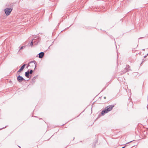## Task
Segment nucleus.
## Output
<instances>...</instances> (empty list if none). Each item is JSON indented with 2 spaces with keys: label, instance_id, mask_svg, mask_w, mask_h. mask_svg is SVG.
<instances>
[{
  "label": "nucleus",
  "instance_id": "20e7f679",
  "mask_svg": "<svg viewBox=\"0 0 148 148\" xmlns=\"http://www.w3.org/2000/svg\"><path fill=\"white\" fill-rule=\"evenodd\" d=\"M130 66L128 65H126L125 69H124V73H125L127 71H129L130 70Z\"/></svg>",
  "mask_w": 148,
  "mask_h": 148
},
{
  "label": "nucleus",
  "instance_id": "f8f14e48",
  "mask_svg": "<svg viewBox=\"0 0 148 148\" xmlns=\"http://www.w3.org/2000/svg\"><path fill=\"white\" fill-rule=\"evenodd\" d=\"M33 71L32 70H30V71H29V73L30 74H32L33 73Z\"/></svg>",
  "mask_w": 148,
  "mask_h": 148
},
{
  "label": "nucleus",
  "instance_id": "39448f33",
  "mask_svg": "<svg viewBox=\"0 0 148 148\" xmlns=\"http://www.w3.org/2000/svg\"><path fill=\"white\" fill-rule=\"evenodd\" d=\"M26 64H23L20 68V69L18 71V73H19L21 72V71L23 70V69H24L25 66L26 65Z\"/></svg>",
  "mask_w": 148,
  "mask_h": 148
},
{
  "label": "nucleus",
  "instance_id": "dca6fc26",
  "mask_svg": "<svg viewBox=\"0 0 148 148\" xmlns=\"http://www.w3.org/2000/svg\"><path fill=\"white\" fill-rule=\"evenodd\" d=\"M121 148H125V147H122Z\"/></svg>",
  "mask_w": 148,
  "mask_h": 148
},
{
  "label": "nucleus",
  "instance_id": "aec40b11",
  "mask_svg": "<svg viewBox=\"0 0 148 148\" xmlns=\"http://www.w3.org/2000/svg\"><path fill=\"white\" fill-rule=\"evenodd\" d=\"M147 55H148V53L147 54Z\"/></svg>",
  "mask_w": 148,
  "mask_h": 148
},
{
  "label": "nucleus",
  "instance_id": "6e6552de",
  "mask_svg": "<svg viewBox=\"0 0 148 148\" xmlns=\"http://www.w3.org/2000/svg\"><path fill=\"white\" fill-rule=\"evenodd\" d=\"M77 139H73L72 141H71V142L72 143H73V144H75V143H77Z\"/></svg>",
  "mask_w": 148,
  "mask_h": 148
},
{
  "label": "nucleus",
  "instance_id": "7ed1b4c3",
  "mask_svg": "<svg viewBox=\"0 0 148 148\" xmlns=\"http://www.w3.org/2000/svg\"><path fill=\"white\" fill-rule=\"evenodd\" d=\"M18 76L17 77V80L19 82H21L22 81H25V80L24 79L22 76H20L19 74H18Z\"/></svg>",
  "mask_w": 148,
  "mask_h": 148
},
{
  "label": "nucleus",
  "instance_id": "f3484780",
  "mask_svg": "<svg viewBox=\"0 0 148 148\" xmlns=\"http://www.w3.org/2000/svg\"><path fill=\"white\" fill-rule=\"evenodd\" d=\"M104 99H106V97H104Z\"/></svg>",
  "mask_w": 148,
  "mask_h": 148
},
{
  "label": "nucleus",
  "instance_id": "9b49d317",
  "mask_svg": "<svg viewBox=\"0 0 148 148\" xmlns=\"http://www.w3.org/2000/svg\"><path fill=\"white\" fill-rule=\"evenodd\" d=\"M34 40H32V41L31 42V43H30V45L31 46H33V42H34Z\"/></svg>",
  "mask_w": 148,
  "mask_h": 148
},
{
  "label": "nucleus",
  "instance_id": "9d476101",
  "mask_svg": "<svg viewBox=\"0 0 148 148\" xmlns=\"http://www.w3.org/2000/svg\"><path fill=\"white\" fill-rule=\"evenodd\" d=\"M25 76L26 77H27V78H28L29 77V73H28V72H25Z\"/></svg>",
  "mask_w": 148,
  "mask_h": 148
},
{
  "label": "nucleus",
  "instance_id": "f03ea898",
  "mask_svg": "<svg viewBox=\"0 0 148 148\" xmlns=\"http://www.w3.org/2000/svg\"><path fill=\"white\" fill-rule=\"evenodd\" d=\"M12 10V9L10 8H7L5 9V14L7 15H9Z\"/></svg>",
  "mask_w": 148,
  "mask_h": 148
},
{
  "label": "nucleus",
  "instance_id": "a211bd4d",
  "mask_svg": "<svg viewBox=\"0 0 148 148\" xmlns=\"http://www.w3.org/2000/svg\"><path fill=\"white\" fill-rule=\"evenodd\" d=\"M6 127V126H5V127H3V128H5Z\"/></svg>",
  "mask_w": 148,
  "mask_h": 148
},
{
  "label": "nucleus",
  "instance_id": "4468645a",
  "mask_svg": "<svg viewBox=\"0 0 148 148\" xmlns=\"http://www.w3.org/2000/svg\"><path fill=\"white\" fill-rule=\"evenodd\" d=\"M29 66V64H28V65L26 67V68L27 69H28V67Z\"/></svg>",
  "mask_w": 148,
  "mask_h": 148
},
{
  "label": "nucleus",
  "instance_id": "2eb2a0df",
  "mask_svg": "<svg viewBox=\"0 0 148 148\" xmlns=\"http://www.w3.org/2000/svg\"><path fill=\"white\" fill-rule=\"evenodd\" d=\"M26 72H28V73H29V74H30V73H29V70H28Z\"/></svg>",
  "mask_w": 148,
  "mask_h": 148
},
{
  "label": "nucleus",
  "instance_id": "0eeeda50",
  "mask_svg": "<svg viewBox=\"0 0 148 148\" xmlns=\"http://www.w3.org/2000/svg\"><path fill=\"white\" fill-rule=\"evenodd\" d=\"M29 63H34V64L33 65V66H34V69H35L36 68V62L35 61H31L29 62Z\"/></svg>",
  "mask_w": 148,
  "mask_h": 148
},
{
  "label": "nucleus",
  "instance_id": "1a4fd4ad",
  "mask_svg": "<svg viewBox=\"0 0 148 148\" xmlns=\"http://www.w3.org/2000/svg\"><path fill=\"white\" fill-rule=\"evenodd\" d=\"M132 142H134V143H136L135 144H135H138V141L137 140H133V141H130L129 142L127 143V144L130 143H131Z\"/></svg>",
  "mask_w": 148,
  "mask_h": 148
},
{
  "label": "nucleus",
  "instance_id": "ddd939ff",
  "mask_svg": "<svg viewBox=\"0 0 148 148\" xmlns=\"http://www.w3.org/2000/svg\"><path fill=\"white\" fill-rule=\"evenodd\" d=\"M24 47L23 46L21 47L20 49L19 50H21L23 49Z\"/></svg>",
  "mask_w": 148,
  "mask_h": 148
},
{
  "label": "nucleus",
  "instance_id": "6ab92c4d",
  "mask_svg": "<svg viewBox=\"0 0 148 148\" xmlns=\"http://www.w3.org/2000/svg\"><path fill=\"white\" fill-rule=\"evenodd\" d=\"M18 147H19L20 148H21V147H20V146H18Z\"/></svg>",
  "mask_w": 148,
  "mask_h": 148
},
{
  "label": "nucleus",
  "instance_id": "f257e3e1",
  "mask_svg": "<svg viewBox=\"0 0 148 148\" xmlns=\"http://www.w3.org/2000/svg\"><path fill=\"white\" fill-rule=\"evenodd\" d=\"M114 107V105H110L108 106L105 108L104 110L101 112L102 115H104L105 113H107L109 112Z\"/></svg>",
  "mask_w": 148,
  "mask_h": 148
},
{
  "label": "nucleus",
  "instance_id": "423d86ee",
  "mask_svg": "<svg viewBox=\"0 0 148 148\" xmlns=\"http://www.w3.org/2000/svg\"><path fill=\"white\" fill-rule=\"evenodd\" d=\"M38 57L40 58H42L44 55V53L43 52H41L38 54Z\"/></svg>",
  "mask_w": 148,
  "mask_h": 148
}]
</instances>
